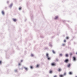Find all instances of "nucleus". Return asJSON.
<instances>
[{"label": "nucleus", "instance_id": "f257e3e1", "mask_svg": "<svg viewBox=\"0 0 77 77\" xmlns=\"http://www.w3.org/2000/svg\"><path fill=\"white\" fill-rule=\"evenodd\" d=\"M51 66H56V63H53L51 64Z\"/></svg>", "mask_w": 77, "mask_h": 77}, {"label": "nucleus", "instance_id": "f03ea898", "mask_svg": "<svg viewBox=\"0 0 77 77\" xmlns=\"http://www.w3.org/2000/svg\"><path fill=\"white\" fill-rule=\"evenodd\" d=\"M65 62H66V63H68V59H66L64 61Z\"/></svg>", "mask_w": 77, "mask_h": 77}, {"label": "nucleus", "instance_id": "7ed1b4c3", "mask_svg": "<svg viewBox=\"0 0 77 77\" xmlns=\"http://www.w3.org/2000/svg\"><path fill=\"white\" fill-rule=\"evenodd\" d=\"M58 18H59L58 16H56L54 18V19L55 20H57V19H58Z\"/></svg>", "mask_w": 77, "mask_h": 77}, {"label": "nucleus", "instance_id": "20e7f679", "mask_svg": "<svg viewBox=\"0 0 77 77\" xmlns=\"http://www.w3.org/2000/svg\"><path fill=\"white\" fill-rule=\"evenodd\" d=\"M13 20L14 22H16V21H17V19H13Z\"/></svg>", "mask_w": 77, "mask_h": 77}, {"label": "nucleus", "instance_id": "39448f33", "mask_svg": "<svg viewBox=\"0 0 77 77\" xmlns=\"http://www.w3.org/2000/svg\"><path fill=\"white\" fill-rule=\"evenodd\" d=\"M2 14L3 15H5V12L3 11H2Z\"/></svg>", "mask_w": 77, "mask_h": 77}, {"label": "nucleus", "instance_id": "423d86ee", "mask_svg": "<svg viewBox=\"0 0 77 77\" xmlns=\"http://www.w3.org/2000/svg\"><path fill=\"white\" fill-rule=\"evenodd\" d=\"M58 71H59V72H60L61 71V69H60V68L58 69Z\"/></svg>", "mask_w": 77, "mask_h": 77}, {"label": "nucleus", "instance_id": "0eeeda50", "mask_svg": "<svg viewBox=\"0 0 77 77\" xmlns=\"http://www.w3.org/2000/svg\"><path fill=\"white\" fill-rule=\"evenodd\" d=\"M73 60H76L75 57H73Z\"/></svg>", "mask_w": 77, "mask_h": 77}, {"label": "nucleus", "instance_id": "6e6552de", "mask_svg": "<svg viewBox=\"0 0 77 77\" xmlns=\"http://www.w3.org/2000/svg\"><path fill=\"white\" fill-rule=\"evenodd\" d=\"M39 64H37L36 66V68H38V67H39Z\"/></svg>", "mask_w": 77, "mask_h": 77}, {"label": "nucleus", "instance_id": "1a4fd4ad", "mask_svg": "<svg viewBox=\"0 0 77 77\" xmlns=\"http://www.w3.org/2000/svg\"><path fill=\"white\" fill-rule=\"evenodd\" d=\"M46 56H47V57H49L48 54V53H47L46 54Z\"/></svg>", "mask_w": 77, "mask_h": 77}, {"label": "nucleus", "instance_id": "9d476101", "mask_svg": "<svg viewBox=\"0 0 77 77\" xmlns=\"http://www.w3.org/2000/svg\"><path fill=\"white\" fill-rule=\"evenodd\" d=\"M25 69V70H26V71H27L28 69H27V68H26V67H24V68Z\"/></svg>", "mask_w": 77, "mask_h": 77}, {"label": "nucleus", "instance_id": "9b49d317", "mask_svg": "<svg viewBox=\"0 0 77 77\" xmlns=\"http://www.w3.org/2000/svg\"><path fill=\"white\" fill-rule=\"evenodd\" d=\"M47 58H48V60H50V57H47Z\"/></svg>", "mask_w": 77, "mask_h": 77}, {"label": "nucleus", "instance_id": "f8f14e48", "mask_svg": "<svg viewBox=\"0 0 77 77\" xmlns=\"http://www.w3.org/2000/svg\"><path fill=\"white\" fill-rule=\"evenodd\" d=\"M70 66H71V64H68V65H67V66L68 67H70Z\"/></svg>", "mask_w": 77, "mask_h": 77}, {"label": "nucleus", "instance_id": "ddd939ff", "mask_svg": "<svg viewBox=\"0 0 77 77\" xmlns=\"http://www.w3.org/2000/svg\"><path fill=\"white\" fill-rule=\"evenodd\" d=\"M65 45V44H62V46H64Z\"/></svg>", "mask_w": 77, "mask_h": 77}, {"label": "nucleus", "instance_id": "4468645a", "mask_svg": "<svg viewBox=\"0 0 77 77\" xmlns=\"http://www.w3.org/2000/svg\"><path fill=\"white\" fill-rule=\"evenodd\" d=\"M31 56L32 57H33V56H34V55H33V54H31Z\"/></svg>", "mask_w": 77, "mask_h": 77}, {"label": "nucleus", "instance_id": "2eb2a0df", "mask_svg": "<svg viewBox=\"0 0 77 77\" xmlns=\"http://www.w3.org/2000/svg\"><path fill=\"white\" fill-rule=\"evenodd\" d=\"M60 77H63V75H60Z\"/></svg>", "mask_w": 77, "mask_h": 77}, {"label": "nucleus", "instance_id": "dca6fc26", "mask_svg": "<svg viewBox=\"0 0 77 77\" xmlns=\"http://www.w3.org/2000/svg\"><path fill=\"white\" fill-rule=\"evenodd\" d=\"M69 74H70V75H71V74H72V72H69Z\"/></svg>", "mask_w": 77, "mask_h": 77}, {"label": "nucleus", "instance_id": "f3484780", "mask_svg": "<svg viewBox=\"0 0 77 77\" xmlns=\"http://www.w3.org/2000/svg\"><path fill=\"white\" fill-rule=\"evenodd\" d=\"M66 57H68V54H66Z\"/></svg>", "mask_w": 77, "mask_h": 77}, {"label": "nucleus", "instance_id": "a211bd4d", "mask_svg": "<svg viewBox=\"0 0 77 77\" xmlns=\"http://www.w3.org/2000/svg\"><path fill=\"white\" fill-rule=\"evenodd\" d=\"M30 68H31V69H33V66H30Z\"/></svg>", "mask_w": 77, "mask_h": 77}, {"label": "nucleus", "instance_id": "6ab92c4d", "mask_svg": "<svg viewBox=\"0 0 77 77\" xmlns=\"http://www.w3.org/2000/svg\"><path fill=\"white\" fill-rule=\"evenodd\" d=\"M52 52H53V53H54V54L55 53V52L54 51H53Z\"/></svg>", "mask_w": 77, "mask_h": 77}, {"label": "nucleus", "instance_id": "aec40b11", "mask_svg": "<svg viewBox=\"0 0 77 77\" xmlns=\"http://www.w3.org/2000/svg\"><path fill=\"white\" fill-rule=\"evenodd\" d=\"M66 39H69V37H66Z\"/></svg>", "mask_w": 77, "mask_h": 77}, {"label": "nucleus", "instance_id": "412c9836", "mask_svg": "<svg viewBox=\"0 0 77 77\" xmlns=\"http://www.w3.org/2000/svg\"><path fill=\"white\" fill-rule=\"evenodd\" d=\"M50 73H52V71L51 70H50L49 72Z\"/></svg>", "mask_w": 77, "mask_h": 77}, {"label": "nucleus", "instance_id": "4be33fe9", "mask_svg": "<svg viewBox=\"0 0 77 77\" xmlns=\"http://www.w3.org/2000/svg\"><path fill=\"white\" fill-rule=\"evenodd\" d=\"M19 10H21V7L19 8Z\"/></svg>", "mask_w": 77, "mask_h": 77}, {"label": "nucleus", "instance_id": "5701e85b", "mask_svg": "<svg viewBox=\"0 0 77 77\" xmlns=\"http://www.w3.org/2000/svg\"><path fill=\"white\" fill-rule=\"evenodd\" d=\"M57 77V75H55L54 76V77Z\"/></svg>", "mask_w": 77, "mask_h": 77}, {"label": "nucleus", "instance_id": "b1692460", "mask_svg": "<svg viewBox=\"0 0 77 77\" xmlns=\"http://www.w3.org/2000/svg\"><path fill=\"white\" fill-rule=\"evenodd\" d=\"M72 53H71L70 54V56H72Z\"/></svg>", "mask_w": 77, "mask_h": 77}, {"label": "nucleus", "instance_id": "393cba45", "mask_svg": "<svg viewBox=\"0 0 77 77\" xmlns=\"http://www.w3.org/2000/svg\"><path fill=\"white\" fill-rule=\"evenodd\" d=\"M2 64V61H0V64L1 65Z\"/></svg>", "mask_w": 77, "mask_h": 77}, {"label": "nucleus", "instance_id": "a878e982", "mask_svg": "<svg viewBox=\"0 0 77 77\" xmlns=\"http://www.w3.org/2000/svg\"><path fill=\"white\" fill-rule=\"evenodd\" d=\"M17 69H16V70H15V72H17Z\"/></svg>", "mask_w": 77, "mask_h": 77}, {"label": "nucleus", "instance_id": "bb28decb", "mask_svg": "<svg viewBox=\"0 0 77 77\" xmlns=\"http://www.w3.org/2000/svg\"><path fill=\"white\" fill-rule=\"evenodd\" d=\"M64 75H66V72H64Z\"/></svg>", "mask_w": 77, "mask_h": 77}, {"label": "nucleus", "instance_id": "cd10ccee", "mask_svg": "<svg viewBox=\"0 0 77 77\" xmlns=\"http://www.w3.org/2000/svg\"><path fill=\"white\" fill-rule=\"evenodd\" d=\"M60 56H62V55L61 54H60Z\"/></svg>", "mask_w": 77, "mask_h": 77}, {"label": "nucleus", "instance_id": "c85d7f7f", "mask_svg": "<svg viewBox=\"0 0 77 77\" xmlns=\"http://www.w3.org/2000/svg\"><path fill=\"white\" fill-rule=\"evenodd\" d=\"M18 65H19V66L21 65V63H19L18 64Z\"/></svg>", "mask_w": 77, "mask_h": 77}, {"label": "nucleus", "instance_id": "c756f323", "mask_svg": "<svg viewBox=\"0 0 77 77\" xmlns=\"http://www.w3.org/2000/svg\"><path fill=\"white\" fill-rule=\"evenodd\" d=\"M64 42H66V40H64Z\"/></svg>", "mask_w": 77, "mask_h": 77}, {"label": "nucleus", "instance_id": "7c9ffc66", "mask_svg": "<svg viewBox=\"0 0 77 77\" xmlns=\"http://www.w3.org/2000/svg\"><path fill=\"white\" fill-rule=\"evenodd\" d=\"M56 61H58V59H56Z\"/></svg>", "mask_w": 77, "mask_h": 77}, {"label": "nucleus", "instance_id": "2f4dec72", "mask_svg": "<svg viewBox=\"0 0 77 77\" xmlns=\"http://www.w3.org/2000/svg\"><path fill=\"white\" fill-rule=\"evenodd\" d=\"M23 61V60H21V62H22Z\"/></svg>", "mask_w": 77, "mask_h": 77}, {"label": "nucleus", "instance_id": "473e14b6", "mask_svg": "<svg viewBox=\"0 0 77 77\" xmlns=\"http://www.w3.org/2000/svg\"><path fill=\"white\" fill-rule=\"evenodd\" d=\"M76 54H77V52L76 53Z\"/></svg>", "mask_w": 77, "mask_h": 77}, {"label": "nucleus", "instance_id": "72a5a7b5", "mask_svg": "<svg viewBox=\"0 0 77 77\" xmlns=\"http://www.w3.org/2000/svg\"><path fill=\"white\" fill-rule=\"evenodd\" d=\"M75 77H77V76H75Z\"/></svg>", "mask_w": 77, "mask_h": 77}]
</instances>
